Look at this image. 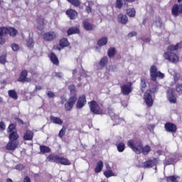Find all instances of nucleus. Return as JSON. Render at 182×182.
Here are the masks:
<instances>
[{
  "label": "nucleus",
  "mask_w": 182,
  "mask_h": 182,
  "mask_svg": "<svg viewBox=\"0 0 182 182\" xmlns=\"http://www.w3.org/2000/svg\"><path fill=\"white\" fill-rule=\"evenodd\" d=\"M83 25L86 31H92V29H93V26H92V23H89L88 21H84Z\"/></svg>",
  "instance_id": "nucleus-35"
},
{
  "label": "nucleus",
  "mask_w": 182,
  "mask_h": 182,
  "mask_svg": "<svg viewBox=\"0 0 182 182\" xmlns=\"http://www.w3.org/2000/svg\"><path fill=\"white\" fill-rule=\"evenodd\" d=\"M55 76L59 79H62V77H63V74L62 73H55Z\"/></svg>",
  "instance_id": "nucleus-55"
},
{
  "label": "nucleus",
  "mask_w": 182,
  "mask_h": 182,
  "mask_svg": "<svg viewBox=\"0 0 182 182\" xmlns=\"http://www.w3.org/2000/svg\"><path fill=\"white\" fill-rule=\"evenodd\" d=\"M47 96H48L50 98L55 97V93L52 92L51 91H48Z\"/></svg>",
  "instance_id": "nucleus-54"
},
{
  "label": "nucleus",
  "mask_w": 182,
  "mask_h": 182,
  "mask_svg": "<svg viewBox=\"0 0 182 182\" xmlns=\"http://www.w3.org/2000/svg\"><path fill=\"white\" fill-rule=\"evenodd\" d=\"M182 43H177L176 46L171 45L167 47L168 52H174V50H178V49H181Z\"/></svg>",
  "instance_id": "nucleus-15"
},
{
  "label": "nucleus",
  "mask_w": 182,
  "mask_h": 182,
  "mask_svg": "<svg viewBox=\"0 0 182 182\" xmlns=\"http://www.w3.org/2000/svg\"><path fill=\"white\" fill-rule=\"evenodd\" d=\"M58 164H63V166H70V162L69 161V160H68L63 157L59 158Z\"/></svg>",
  "instance_id": "nucleus-24"
},
{
  "label": "nucleus",
  "mask_w": 182,
  "mask_h": 182,
  "mask_svg": "<svg viewBox=\"0 0 182 182\" xmlns=\"http://www.w3.org/2000/svg\"><path fill=\"white\" fill-rule=\"evenodd\" d=\"M76 73H77V70L75 69L73 70V75L76 76Z\"/></svg>",
  "instance_id": "nucleus-62"
},
{
  "label": "nucleus",
  "mask_w": 182,
  "mask_h": 182,
  "mask_svg": "<svg viewBox=\"0 0 182 182\" xmlns=\"http://www.w3.org/2000/svg\"><path fill=\"white\" fill-rule=\"evenodd\" d=\"M88 105L91 112L94 113V114H102L103 113V109L99 107L96 101H91L88 102Z\"/></svg>",
  "instance_id": "nucleus-5"
},
{
  "label": "nucleus",
  "mask_w": 182,
  "mask_h": 182,
  "mask_svg": "<svg viewBox=\"0 0 182 182\" xmlns=\"http://www.w3.org/2000/svg\"><path fill=\"white\" fill-rule=\"evenodd\" d=\"M23 182H31V178H29V176H26L23 179Z\"/></svg>",
  "instance_id": "nucleus-59"
},
{
  "label": "nucleus",
  "mask_w": 182,
  "mask_h": 182,
  "mask_svg": "<svg viewBox=\"0 0 182 182\" xmlns=\"http://www.w3.org/2000/svg\"><path fill=\"white\" fill-rule=\"evenodd\" d=\"M136 33L134 31H132L128 34L129 38H132V36H136Z\"/></svg>",
  "instance_id": "nucleus-58"
},
{
  "label": "nucleus",
  "mask_w": 182,
  "mask_h": 182,
  "mask_svg": "<svg viewBox=\"0 0 182 182\" xmlns=\"http://www.w3.org/2000/svg\"><path fill=\"white\" fill-rule=\"evenodd\" d=\"M7 33H9V35L12 36L13 38H14V36H16V35L18 34V30L15 29L14 28L9 27L7 28Z\"/></svg>",
  "instance_id": "nucleus-20"
},
{
  "label": "nucleus",
  "mask_w": 182,
  "mask_h": 182,
  "mask_svg": "<svg viewBox=\"0 0 182 182\" xmlns=\"http://www.w3.org/2000/svg\"><path fill=\"white\" fill-rule=\"evenodd\" d=\"M128 147H130L136 154H140L143 149V144L137 139H130L127 142Z\"/></svg>",
  "instance_id": "nucleus-1"
},
{
  "label": "nucleus",
  "mask_w": 182,
  "mask_h": 182,
  "mask_svg": "<svg viewBox=\"0 0 182 182\" xmlns=\"http://www.w3.org/2000/svg\"><path fill=\"white\" fill-rule=\"evenodd\" d=\"M16 170H23L25 168V166L22 164H18L15 166Z\"/></svg>",
  "instance_id": "nucleus-53"
},
{
  "label": "nucleus",
  "mask_w": 182,
  "mask_h": 182,
  "mask_svg": "<svg viewBox=\"0 0 182 182\" xmlns=\"http://www.w3.org/2000/svg\"><path fill=\"white\" fill-rule=\"evenodd\" d=\"M59 156L55 155L53 154H50L48 157H47V160L53 163H59Z\"/></svg>",
  "instance_id": "nucleus-18"
},
{
  "label": "nucleus",
  "mask_w": 182,
  "mask_h": 182,
  "mask_svg": "<svg viewBox=\"0 0 182 182\" xmlns=\"http://www.w3.org/2000/svg\"><path fill=\"white\" fill-rule=\"evenodd\" d=\"M66 15L70 19H75L77 16V12L73 9L67 10Z\"/></svg>",
  "instance_id": "nucleus-16"
},
{
  "label": "nucleus",
  "mask_w": 182,
  "mask_h": 182,
  "mask_svg": "<svg viewBox=\"0 0 182 182\" xmlns=\"http://www.w3.org/2000/svg\"><path fill=\"white\" fill-rule=\"evenodd\" d=\"M9 96L11 97V99H14V100H16L18 99V93H16V91L15 90H10L8 91Z\"/></svg>",
  "instance_id": "nucleus-22"
},
{
  "label": "nucleus",
  "mask_w": 182,
  "mask_h": 182,
  "mask_svg": "<svg viewBox=\"0 0 182 182\" xmlns=\"http://www.w3.org/2000/svg\"><path fill=\"white\" fill-rule=\"evenodd\" d=\"M165 130L169 133H176L177 127L173 123L167 122L165 124Z\"/></svg>",
  "instance_id": "nucleus-11"
},
{
  "label": "nucleus",
  "mask_w": 182,
  "mask_h": 182,
  "mask_svg": "<svg viewBox=\"0 0 182 182\" xmlns=\"http://www.w3.org/2000/svg\"><path fill=\"white\" fill-rule=\"evenodd\" d=\"M150 146L149 145H146L144 147L142 146V149L141 150V153L144 154V156H147L149 153H150Z\"/></svg>",
  "instance_id": "nucleus-30"
},
{
  "label": "nucleus",
  "mask_w": 182,
  "mask_h": 182,
  "mask_svg": "<svg viewBox=\"0 0 182 182\" xmlns=\"http://www.w3.org/2000/svg\"><path fill=\"white\" fill-rule=\"evenodd\" d=\"M107 44V38L104 37L100 38L98 42H97V45H99V46H105V45Z\"/></svg>",
  "instance_id": "nucleus-32"
},
{
  "label": "nucleus",
  "mask_w": 182,
  "mask_h": 182,
  "mask_svg": "<svg viewBox=\"0 0 182 182\" xmlns=\"http://www.w3.org/2000/svg\"><path fill=\"white\" fill-rule=\"evenodd\" d=\"M115 5L116 8H118V9H122V6H123V3L122 2V0H117Z\"/></svg>",
  "instance_id": "nucleus-51"
},
{
  "label": "nucleus",
  "mask_w": 182,
  "mask_h": 182,
  "mask_svg": "<svg viewBox=\"0 0 182 182\" xmlns=\"http://www.w3.org/2000/svg\"><path fill=\"white\" fill-rule=\"evenodd\" d=\"M107 62H109V58H107V57L102 58L100 61V66L101 68H105V66L107 65Z\"/></svg>",
  "instance_id": "nucleus-31"
},
{
  "label": "nucleus",
  "mask_w": 182,
  "mask_h": 182,
  "mask_svg": "<svg viewBox=\"0 0 182 182\" xmlns=\"http://www.w3.org/2000/svg\"><path fill=\"white\" fill-rule=\"evenodd\" d=\"M104 176H105V177L109 178V177H113L116 175L114 174V173H113V171L112 170H109V171H105L104 172Z\"/></svg>",
  "instance_id": "nucleus-43"
},
{
  "label": "nucleus",
  "mask_w": 182,
  "mask_h": 182,
  "mask_svg": "<svg viewBox=\"0 0 182 182\" xmlns=\"http://www.w3.org/2000/svg\"><path fill=\"white\" fill-rule=\"evenodd\" d=\"M40 150L41 153H50V148L49 146H46L45 145L40 146Z\"/></svg>",
  "instance_id": "nucleus-33"
},
{
  "label": "nucleus",
  "mask_w": 182,
  "mask_h": 182,
  "mask_svg": "<svg viewBox=\"0 0 182 182\" xmlns=\"http://www.w3.org/2000/svg\"><path fill=\"white\" fill-rule=\"evenodd\" d=\"M108 56L109 58H113V56H114V55H116V49L114 48H110L108 50Z\"/></svg>",
  "instance_id": "nucleus-42"
},
{
  "label": "nucleus",
  "mask_w": 182,
  "mask_h": 182,
  "mask_svg": "<svg viewBox=\"0 0 182 182\" xmlns=\"http://www.w3.org/2000/svg\"><path fill=\"white\" fill-rule=\"evenodd\" d=\"M26 45L28 46V48H33V46L35 45V43L33 42V38H28L26 40Z\"/></svg>",
  "instance_id": "nucleus-40"
},
{
  "label": "nucleus",
  "mask_w": 182,
  "mask_h": 182,
  "mask_svg": "<svg viewBox=\"0 0 182 182\" xmlns=\"http://www.w3.org/2000/svg\"><path fill=\"white\" fill-rule=\"evenodd\" d=\"M118 21L120 22V23H122L123 25H126L127 22H129V18H127V16L123 15V14H119L118 15Z\"/></svg>",
  "instance_id": "nucleus-17"
},
{
  "label": "nucleus",
  "mask_w": 182,
  "mask_h": 182,
  "mask_svg": "<svg viewBox=\"0 0 182 182\" xmlns=\"http://www.w3.org/2000/svg\"><path fill=\"white\" fill-rule=\"evenodd\" d=\"M113 112H114V109H108V113H109L110 117L112 118V120H114V117H115L117 115H116L115 113Z\"/></svg>",
  "instance_id": "nucleus-48"
},
{
  "label": "nucleus",
  "mask_w": 182,
  "mask_h": 182,
  "mask_svg": "<svg viewBox=\"0 0 182 182\" xmlns=\"http://www.w3.org/2000/svg\"><path fill=\"white\" fill-rule=\"evenodd\" d=\"M178 178H180V177L176 176H169L167 178V181L168 182H178L177 181V180H178Z\"/></svg>",
  "instance_id": "nucleus-44"
},
{
  "label": "nucleus",
  "mask_w": 182,
  "mask_h": 182,
  "mask_svg": "<svg viewBox=\"0 0 182 182\" xmlns=\"http://www.w3.org/2000/svg\"><path fill=\"white\" fill-rule=\"evenodd\" d=\"M127 15L130 18H134L136 16V10L134 9H128L127 10Z\"/></svg>",
  "instance_id": "nucleus-29"
},
{
  "label": "nucleus",
  "mask_w": 182,
  "mask_h": 182,
  "mask_svg": "<svg viewBox=\"0 0 182 182\" xmlns=\"http://www.w3.org/2000/svg\"><path fill=\"white\" fill-rule=\"evenodd\" d=\"M70 4L74 5V6H79L80 5V1L79 0H67Z\"/></svg>",
  "instance_id": "nucleus-46"
},
{
  "label": "nucleus",
  "mask_w": 182,
  "mask_h": 182,
  "mask_svg": "<svg viewBox=\"0 0 182 182\" xmlns=\"http://www.w3.org/2000/svg\"><path fill=\"white\" fill-rule=\"evenodd\" d=\"M0 63L2 65H5L6 63V53H4L1 56H0Z\"/></svg>",
  "instance_id": "nucleus-45"
},
{
  "label": "nucleus",
  "mask_w": 182,
  "mask_h": 182,
  "mask_svg": "<svg viewBox=\"0 0 182 182\" xmlns=\"http://www.w3.org/2000/svg\"><path fill=\"white\" fill-rule=\"evenodd\" d=\"M149 72H150L151 79L154 82H156V80H157V77H159V79H163L164 77V73L160 71H158L157 67H156L155 65H152L151 67Z\"/></svg>",
  "instance_id": "nucleus-2"
},
{
  "label": "nucleus",
  "mask_w": 182,
  "mask_h": 182,
  "mask_svg": "<svg viewBox=\"0 0 182 182\" xmlns=\"http://www.w3.org/2000/svg\"><path fill=\"white\" fill-rule=\"evenodd\" d=\"M50 119L55 124H58L60 126H62L63 124V121H62V119H60V118L58 117L50 116Z\"/></svg>",
  "instance_id": "nucleus-19"
},
{
  "label": "nucleus",
  "mask_w": 182,
  "mask_h": 182,
  "mask_svg": "<svg viewBox=\"0 0 182 182\" xmlns=\"http://www.w3.org/2000/svg\"><path fill=\"white\" fill-rule=\"evenodd\" d=\"M176 90L178 95H182V84H177L176 86Z\"/></svg>",
  "instance_id": "nucleus-47"
},
{
  "label": "nucleus",
  "mask_w": 182,
  "mask_h": 182,
  "mask_svg": "<svg viewBox=\"0 0 182 182\" xmlns=\"http://www.w3.org/2000/svg\"><path fill=\"white\" fill-rule=\"evenodd\" d=\"M56 36H58V34H56L55 32L49 31V32L44 33L43 36V38L45 41H53V39H55V38H56Z\"/></svg>",
  "instance_id": "nucleus-10"
},
{
  "label": "nucleus",
  "mask_w": 182,
  "mask_h": 182,
  "mask_svg": "<svg viewBox=\"0 0 182 182\" xmlns=\"http://www.w3.org/2000/svg\"><path fill=\"white\" fill-rule=\"evenodd\" d=\"M85 11L86 12H87V14H90L92 12V8H90V6H87L85 8Z\"/></svg>",
  "instance_id": "nucleus-57"
},
{
  "label": "nucleus",
  "mask_w": 182,
  "mask_h": 182,
  "mask_svg": "<svg viewBox=\"0 0 182 182\" xmlns=\"http://www.w3.org/2000/svg\"><path fill=\"white\" fill-rule=\"evenodd\" d=\"M115 121V123H117V124H124V119H123V118H120L118 117V115H116L114 117V119H112Z\"/></svg>",
  "instance_id": "nucleus-37"
},
{
  "label": "nucleus",
  "mask_w": 182,
  "mask_h": 182,
  "mask_svg": "<svg viewBox=\"0 0 182 182\" xmlns=\"http://www.w3.org/2000/svg\"><path fill=\"white\" fill-rule=\"evenodd\" d=\"M4 35H8V28L1 27L0 28V37L4 36Z\"/></svg>",
  "instance_id": "nucleus-41"
},
{
  "label": "nucleus",
  "mask_w": 182,
  "mask_h": 182,
  "mask_svg": "<svg viewBox=\"0 0 182 182\" xmlns=\"http://www.w3.org/2000/svg\"><path fill=\"white\" fill-rule=\"evenodd\" d=\"M106 168H107V171L110 170V168H111L110 166H109V164H107Z\"/></svg>",
  "instance_id": "nucleus-63"
},
{
  "label": "nucleus",
  "mask_w": 182,
  "mask_h": 182,
  "mask_svg": "<svg viewBox=\"0 0 182 182\" xmlns=\"http://www.w3.org/2000/svg\"><path fill=\"white\" fill-rule=\"evenodd\" d=\"M0 129H2V130H5L6 126H5V123H4V122H0Z\"/></svg>",
  "instance_id": "nucleus-56"
},
{
  "label": "nucleus",
  "mask_w": 182,
  "mask_h": 182,
  "mask_svg": "<svg viewBox=\"0 0 182 182\" xmlns=\"http://www.w3.org/2000/svg\"><path fill=\"white\" fill-rule=\"evenodd\" d=\"M152 93L153 92H151V90H147L144 95L146 105H147L149 107L153 106V97L151 96Z\"/></svg>",
  "instance_id": "nucleus-7"
},
{
  "label": "nucleus",
  "mask_w": 182,
  "mask_h": 182,
  "mask_svg": "<svg viewBox=\"0 0 182 182\" xmlns=\"http://www.w3.org/2000/svg\"><path fill=\"white\" fill-rule=\"evenodd\" d=\"M140 89L141 92H144L147 89V82H146V79L141 78V85Z\"/></svg>",
  "instance_id": "nucleus-26"
},
{
  "label": "nucleus",
  "mask_w": 182,
  "mask_h": 182,
  "mask_svg": "<svg viewBox=\"0 0 182 182\" xmlns=\"http://www.w3.org/2000/svg\"><path fill=\"white\" fill-rule=\"evenodd\" d=\"M60 46L62 48H66V46H69V41L66 38H62L60 41Z\"/></svg>",
  "instance_id": "nucleus-34"
},
{
  "label": "nucleus",
  "mask_w": 182,
  "mask_h": 182,
  "mask_svg": "<svg viewBox=\"0 0 182 182\" xmlns=\"http://www.w3.org/2000/svg\"><path fill=\"white\" fill-rule=\"evenodd\" d=\"M132 90H133V89L132 88V84H125L121 86V92L125 96H128V95H130V93H132Z\"/></svg>",
  "instance_id": "nucleus-9"
},
{
  "label": "nucleus",
  "mask_w": 182,
  "mask_h": 182,
  "mask_svg": "<svg viewBox=\"0 0 182 182\" xmlns=\"http://www.w3.org/2000/svg\"><path fill=\"white\" fill-rule=\"evenodd\" d=\"M76 100H77V98L75 96L70 97L68 99L67 103L65 104V109L66 112H69L70 110H72V109H73V106H75Z\"/></svg>",
  "instance_id": "nucleus-6"
},
{
  "label": "nucleus",
  "mask_w": 182,
  "mask_h": 182,
  "mask_svg": "<svg viewBox=\"0 0 182 182\" xmlns=\"http://www.w3.org/2000/svg\"><path fill=\"white\" fill-rule=\"evenodd\" d=\"M85 105H86V96L82 95L78 98V100L77 102V108L82 109V107H83Z\"/></svg>",
  "instance_id": "nucleus-13"
},
{
  "label": "nucleus",
  "mask_w": 182,
  "mask_h": 182,
  "mask_svg": "<svg viewBox=\"0 0 182 182\" xmlns=\"http://www.w3.org/2000/svg\"><path fill=\"white\" fill-rule=\"evenodd\" d=\"M154 25L155 26H156V28H160L161 26H162L163 23L161 22V18H160L159 17H157L155 19V21L154 23Z\"/></svg>",
  "instance_id": "nucleus-38"
},
{
  "label": "nucleus",
  "mask_w": 182,
  "mask_h": 182,
  "mask_svg": "<svg viewBox=\"0 0 182 182\" xmlns=\"http://www.w3.org/2000/svg\"><path fill=\"white\" fill-rule=\"evenodd\" d=\"M45 25V21L43 18H41L38 21V28L39 31H43V26Z\"/></svg>",
  "instance_id": "nucleus-36"
},
{
  "label": "nucleus",
  "mask_w": 182,
  "mask_h": 182,
  "mask_svg": "<svg viewBox=\"0 0 182 182\" xmlns=\"http://www.w3.org/2000/svg\"><path fill=\"white\" fill-rule=\"evenodd\" d=\"M178 77H180V75L176 74L175 76H174L175 82H177L178 80Z\"/></svg>",
  "instance_id": "nucleus-61"
},
{
  "label": "nucleus",
  "mask_w": 182,
  "mask_h": 182,
  "mask_svg": "<svg viewBox=\"0 0 182 182\" xmlns=\"http://www.w3.org/2000/svg\"><path fill=\"white\" fill-rule=\"evenodd\" d=\"M164 58L166 60H168L171 63H178L180 58L177 54L171 52V51H166L164 53Z\"/></svg>",
  "instance_id": "nucleus-3"
},
{
  "label": "nucleus",
  "mask_w": 182,
  "mask_h": 182,
  "mask_svg": "<svg viewBox=\"0 0 182 182\" xmlns=\"http://www.w3.org/2000/svg\"><path fill=\"white\" fill-rule=\"evenodd\" d=\"M117 150H118V151H119V153H123V151H124V149H125L124 143L121 142V143L117 144Z\"/></svg>",
  "instance_id": "nucleus-39"
},
{
  "label": "nucleus",
  "mask_w": 182,
  "mask_h": 182,
  "mask_svg": "<svg viewBox=\"0 0 182 182\" xmlns=\"http://www.w3.org/2000/svg\"><path fill=\"white\" fill-rule=\"evenodd\" d=\"M166 96L170 103H176V102H177V99L176 98V95L174 94V90H173L171 88H170L167 91Z\"/></svg>",
  "instance_id": "nucleus-8"
},
{
  "label": "nucleus",
  "mask_w": 182,
  "mask_h": 182,
  "mask_svg": "<svg viewBox=\"0 0 182 182\" xmlns=\"http://www.w3.org/2000/svg\"><path fill=\"white\" fill-rule=\"evenodd\" d=\"M7 132L9 133V140L11 141H15V140H18L19 135H18L15 124H11L8 127Z\"/></svg>",
  "instance_id": "nucleus-4"
},
{
  "label": "nucleus",
  "mask_w": 182,
  "mask_h": 182,
  "mask_svg": "<svg viewBox=\"0 0 182 182\" xmlns=\"http://www.w3.org/2000/svg\"><path fill=\"white\" fill-rule=\"evenodd\" d=\"M65 131H66V128L63 127V129H60V132H59L58 137L62 139V137H63V136H65Z\"/></svg>",
  "instance_id": "nucleus-49"
},
{
  "label": "nucleus",
  "mask_w": 182,
  "mask_h": 182,
  "mask_svg": "<svg viewBox=\"0 0 182 182\" xmlns=\"http://www.w3.org/2000/svg\"><path fill=\"white\" fill-rule=\"evenodd\" d=\"M4 43H5V38L0 37V45H4Z\"/></svg>",
  "instance_id": "nucleus-60"
},
{
  "label": "nucleus",
  "mask_w": 182,
  "mask_h": 182,
  "mask_svg": "<svg viewBox=\"0 0 182 182\" xmlns=\"http://www.w3.org/2000/svg\"><path fill=\"white\" fill-rule=\"evenodd\" d=\"M26 76H28V71L23 70L21 72V74L19 78L18 79V82H25L27 78Z\"/></svg>",
  "instance_id": "nucleus-21"
},
{
  "label": "nucleus",
  "mask_w": 182,
  "mask_h": 182,
  "mask_svg": "<svg viewBox=\"0 0 182 182\" xmlns=\"http://www.w3.org/2000/svg\"><path fill=\"white\" fill-rule=\"evenodd\" d=\"M11 49L14 51L16 52V50H19V46L18 44H12L11 45Z\"/></svg>",
  "instance_id": "nucleus-52"
},
{
  "label": "nucleus",
  "mask_w": 182,
  "mask_h": 182,
  "mask_svg": "<svg viewBox=\"0 0 182 182\" xmlns=\"http://www.w3.org/2000/svg\"><path fill=\"white\" fill-rule=\"evenodd\" d=\"M174 163V159L173 158H169L168 160L164 161L165 166H168L170 164H173Z\"/></svg>",
  "instance_id": "nucleus-50"
},
{
  "label": "nucleus",
  "mask_w": 182,
  "mask_h": 182,
  "mask_svg": "<svg viewBox=\"0 0 182 182\" xmlns=\"http://www.w3.org/2000/svg\"><path fill=\"white\" fill-rule=\"evenodd\" d=\"M67 33L68 36L74 35L75 33H79V28L72 27L68 30Z\"/></svg>",
  "instance_id": "nucleus-28"
},
{
  "label": "nucleus",
  "mask_w": 182,
  "mask_h": 182,
  "mask_svg": "<svg viewBox=\"0 0 182 182\" xmlns=\"http://www.w3.org/2000/svg\"><path fill=\"white\" fill-rule=\"evenodd\" d=\"M18 147V143L16 141H10L6 146V150H15Z\"/></svg>",
  "instance_id": "nucleus-14"
},
{
  "label": "nucleus",
  "mask_w": 182,
  "mask_h": 182,
  "mask_svg": "<svg viewBox=\"0 0 182 182\" xmlns=\"http://www.w3.org/2000/svg\"><path fill=\"white\" fill-rule=\"evenodd\" d=\"M24 140H32L33 139V132L31 131H27L23 136Z\"/></svg>",
  "instance_id": "nucleus-23"
},
{
  "label": "nucleus",
  "mask_w": 182,
  "mask_h": 182,
  "mask_svg": "<svg viewBox=\"0 0 182 182\" xmlns=\"http://www.w3.org/2000/svg\"><path fill=\"white\" fill-rule=\"evenodd\" d=\"M50 60L54 65H59V60H58V57H56V55L55 53H52L50 55Z\"/></svg>",
  "instance_id": "nucleus-27"
},
{
  "label": "nucleus",
  "mask_w": 182,
  "mask_h": 182,
  "mask_svg": "<svg viewBox=\"0 0 182 182\" xmlns=\"http://www.w3.org/2000/svg\"><path fill=\"white\" fill-rule=\"evenodd\" d=\"M103 170V162L102 161H99L97 163V166L95 169V173H100Z\"/></svg>",
  "instance_id": "nucleus-25"
},
{
  "label": "nucleus",
  "mask_w": 182,
  "mask_h": 182,
  "mask_svg": "<svg viewBox=\"0 0 182 182\" xmlns=\"http://www.w3.org/2000/svg\"><path fill=\"white\" fill-rule=\"evenodd\" d=\"M154 166H157V160L156 159H151L144 162L143 168H151L154 167Z\"/></svg>",
  "instance_id": "nucleus-12"
},
{
  "label": "nucleus",
  "mask_w": 182,
  "mask_h": 182,
  "mask_svg": "<svg viewBox=\"0 0 182 182\" xmlns=\"http://www.w3.org/2000/svg\"><path fill=\"white\" fill-rule=\"evenodd\" d=\"M6 182H14V181H12L11 178H7Z\"/></svg>",
  "instance_id": "nucleus-64"
}]
</instances>
